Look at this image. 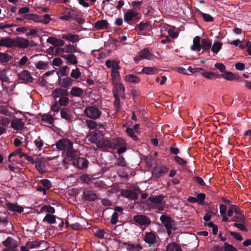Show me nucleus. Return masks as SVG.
<instances>
[{"mask_svg":"<svg viewBox=\"0 0 251 251\" xmlns=\"http://www.w3.org/2000/svg\"><path fill=\"white\" fill-rule=\"evenodd\" d=\"M142 193V190L139 186H135L132 189H126L121 191V194L125 198L132 200H136L139 198V194Z\"/></svg>","mask_w":251,"mask_h":251,"instance_id":"1","label":"nucleus"},{"mask_svg":"<svg viewBox=\"0 0 251 251\" xmlns=\"http://www.w3.org/2000/svg\"><path fill=\"white\" fill-rule=\"evenodd\" d=\"M141 17V15L135 12L133 10H128L124 14V20L128 24H131V22L134 23L138 22Z\"/></svg>","mask_w":251,"mask_h":251,"instance_id":"2","label":"nucleus"},{"mask_svg":"<svg viewBox=\"0 0 251 251\" xmlns=\"http://www.w3.org/2000/svg\"><path fill=\"white\" fill-rule=\"evenodd\" d=\"M84 113L87 117L93 120L98 119L101 114L98 108L93 106L86 107Z\"/></svg>","mask_w":251,"mask_h":251,"instance_id":"3","label":"nucleus"},{"mask_svg":"<svg viewBox=\"0 0 251 251\" xmlns=\"http://www.w3.org/2000/svg\"><path fill=\"white\" fill-rule=\"evenodd\" d=\"M156 234L154 232H146L143 237V240L148 244L149 247L151 249L155 247L157 243Z\"/></svg>","mask_w":251,"mask_h":251,"instance_id":"4","label":"nucleus"},{"mask_svg":"<svg viewBox=\"0 0 251 251\" xmlns=\"http://www.w3.org/2000/svg\"><path fill=\"white\" fill-rule=\"evenodd\" d=\"M54 145H52L53 147ZM56 148L59 150L67 151L73 148V143L68 139L63 138L59 140L55 144Z\"/></svg>","mask_w":251,"mask_h":251,"instance_id":"5","label":"nucleus"},{"mask_svg":"<svg viewBox=\"0 0 251 251\" xmlns=\"http://www.w3.org/2000/svg\"><path fill=\"white\" fill-rule=\"evenodd\" d=\"M135 222L139 226H149L151 223V220L149 217L144 215H137L133 216Z\"/></svg>","mask_w":251,"mask_h":251,"instance_id":"6","label":"nucleus"},{"mask_svg":"<svg viewBox=\"0 0 251 251\" xmlns=\"http://www.w3.org/2000/svg\"><path fill=\"white\" fill-rule=\"evenodd\" d=\"M146 59L147 60H151V54L150 51V50L148 48H146L143 50H140L138 52V55H136L134 57V61L138 63L142 59Z\"/></svg>","mask_w":251,"mask_h":251,"instance_id":"7","label":"nucleus"},{"mask_svg":"<svg viewBox=\"0 0 251 251\" xmlns=\"http://www.w3.org/2000/svg\"><path fill=\"white\" fill-rule=\"evenodd\" d=\"M74 80L70 77H65L61 78L59 76L58 79V85L62 88L67 89L68 87L71 86L73 84Z\"/></svg>","mask_w":251,"mask_h":251,"instance_id":"8","label":"nucleus"},{"mask_svg":"<svg viewBox=\"0 0 251 251\" xmlns=\"http://www.w3.org/2000/svg\"><path fill=\"white\" fill-rule=\"evenodd\" d=\"M159 219L165 228L174 227L175 225L174 220L166 215H162Z\"/></svg>","mask_w":251,"mask_h":251,"instance_id":"9","label":"nucleus"},{"mask_svg":"<svg viewBox=\"0 0 251 251\" xmlns=\"http://www.w3.org/2000/svg\"><path fill=\"white\" fill-rule=\"evenodd\" d=\"M97 146L98 148L101 149L104 151L113 149L112 140L104 139L102 141L99 140L97 143Z\"/></svg>","mask_w":251,"mask_h":251,"instance_id":"10","label":"nucleus"},{"mask_svg":"<svg viewBox=\"0 0 251 251\" xmlns=\"http://www.w3.org/2000/svg\"><path fill=\"white\" fill-rule=\"evenodd\" d=\"M125 88L123 84L121 83H116L113 87L112 93L113 96L116 94L118 96L120 97L122 99H125Z\"/></svg>","mask_w":251,"mask_h":251,"instance_id":"11","label":"nucleus"},{"mask_svg":"<svg viewBox=\"0 0 251 251\" xmlns=\"http://www.w3.org/2000/svg\"><path fill=\"white\" fill-rule=\"evenodd\" d=\"M5 207L11 212H16L18 213H21L24 211V207L18 205L17 203H12L10 201H7L5 203Z\"/></svg>","mask_w":251,"mask_h":251,"instance_id":"12","label":"nucleus"},{"mask_svg":"<svg viewBox=\"0 0 251 251\" xmlns=\"http://www.w3.org/2000/svg\"><path fill=\"white\" fill-rule=\"evenodd\" d=\"M73 164L79 169H83L87 167L88 161L85 158L78 157L73 159Z\"/></svg>","mask_w":251,"mask_h":251,"instance_id":"13","label":"nucleus"},{"mask_svg":"<svg viewBox=\"0 0 251 251\" xmlns=\"http://www.w3.org/2000/svg\"><path fill=\"white\" fill-rule=\"evenodd\" d=\"M29 44L28 40L23 38L17 37L14 39V48L18 47L25 49L28 47Z\"/></svg>","mask_w":251,"mask_h":251,"instance_id":"14","label":"nucleus"},{"mask_svg":"<svg viewBox=\"0 0 251 251\" xmlns=\"http://www.w3.org/2000/svg\"><path fill=\"white\" fill-rule=\"evenodd\" d=\"M19 78L22 80V82L26 83H32L33 77L31 76L29 72L27 70H24L22 72L18 74Z\"/></svg>","mask_w":251,"mask_h":251,"instance_id":"15","label":"nucleus"},{"mask_svg":"<svg viewBox=\"0 0 251 251\" xmlns=\"http://www.w3.org/2000/svg\"><path fill=\"white\" fill-rule=\"evenodd\" d=\"M69 95L67 89H64L60 87V88H55L51 92V96L54 99L56 100L58 98H61L64 96Z\"/></svg>","mask_w":251,"mask_h":251,"instance_id":"16","label":"nucleus"},{"mask_svg":"<svg viewBox=\"0 0 251 251\" xmlns=\"http://www.w3.org/2000/svg\"><path fill=\"white\" fill-rule=\"evenodd\" d=\"M202 51L201 54L206 53L209 54L211 47L212 42L210 40L202 38L201 40Z\"/></svg>","mask_w":251,"mask_h":251,"instance_id":"17","label":"nucleus"},{"mask_svg":"<svg viewBox=\"0 0 251 251\" xmlns=\"http://www.w3.org/2000/svg\"><path fill=\"white\" fill-rule=\"evenodd\" d=\"M169 169L165 166L155 168L152 172V177L155 179L160 177L162 175L168 171Z\"/></svg>","mask_w":251,"mask_h":251,"instance_id":"18","label":"nucleus"},{"mask_svg":"<svg viewBox=\"0 0 251 251\" xmlns=\"http://www.w3.org/2000/svg\"><path fill=\"white\" fill-rule=\"evenodd\" d=\"M98 198L97 194L92 190H85L83 193V199L85 201H94Z\"/></svg>","mask_w":251,"mask_h":251,"instance_id":"19","label":"nucleus"},{"mask_svg":"<svg viewBox=\"0 0 251 251\" xmlns=\"http://www.w3.org/2000/svg\"><path fill=\"white\" fill-rule=\"evenodd\" d=\"M201 38L200 36H197L193 41V45L191 47V50L193 51H200L201 50Z\"/></svg>","mask_w":251,"mask_h":251,"instance_id":"20","label":"nucleus"},{"mask_svg":"<svg viewBox=\"0 0 251 251\" xmlns=\"http://www.w3.org/2000/svg\"><path fill=\"white\" fill-rule=\"evenodd\" d=\"M0 46L14 48V39L10 37L1 38L0 39Z\"/></svg>","mask_w":251,"mask_h":251,"instance_id":"21","label":"nucleus"},{"mask_svg":"<svg viewBox=\"0 0 251 251\" xmlns=\"http://www.w3.org/2000/svg\"><path fill=\"white\" fill-rule=\"evenodd\" d=\"M94 27L98 30L108 29L109 24L106 20H99L95 23Z\"/></svg>","mask_w":251,"mask_h":251,"instance_id":"22","label":"nucleus"},{"mask_svg":"<svg viewBox=\"0 0 251 251\" xmlns=\"http://www.w3.org/2000/svg\"><path fill=\"white\" fill-rule=\"evenodd\" d=\"M11 126L14 129L20 130L24 126V122L22 121L21 119H16L11 121Z\"/></svg>","mask_w":251,"mask_h":251,"instance_id":"23","label":"nucleus"},{"mask_svg":"<svg viewBox=\"0 0 251 251\" xmlns=\"http://www.w3.org/2000/svg\"><path fill=\"white\" fill-rule=\"evenodd\" d=\"M60 116L62 118L67 121L72 120L73 117L71 111L67 108H63L60 110Z\"/></svg>","mask_w":251,"mask_h":251,"instance_id":"24","label":"nucleus"},{"mask_svg":"<svg viewBox=\"0 0 251 251\" xmlns=\"http://www.w3.org/2000/svg\"><path fill=\"white\" fill-rule=\"evenodd\" d=\"M47 42L55 47H61L64 45V42L62 40L53 37H49Z\"/></svg>","mask_w":251,"mask_h":251,"instance_id":"25","label":"nucleus"},{"mask_svg":"<svg viewBox=\"0 0 251 251\" xmlns=\"http://www.w3.org/2000/svg\"><path fill=\"white\" fill-rule=\"evenodd\" d=\"M34 164H35L36 169L40 174H43L45 173V165L43 160L38 158L35 160Z\"/></svg>","mask_w":251,"mask_h":251,"instance_id":"26","label":"nucleus"},{"mask_svg":"<svg viewBox=\"0 0 251 251\" xmlns=\"http://www.w3.org/2000/svg\"><path fill=\"white\" fill-rule=\"evenodd\" d=\"M61 38L73 43L77 42L79 41V36L78 35L72 34L71 33L63 34L62 35Z\"/></svg>","mask_w":251,"mask_h":251,"instance_id":"27","label":"nucleus"},{"mask_svg":"<svg viewBox=\"0 0 251 251\" xmlns=\"http://www.w3.org/2000/svg\"><path fill=\"white\" fill-rule=\"evenodd\" d=\"M165 196L163 194L158 196H151L149 198L148 201L155 204H161Z\"/></svg>","mask_w":251,"mask_h":251,"instance_id":"28","label":"nucleus"},{"mask_svg":"<svg viewBox=\"0 0 251 251\" xmlns=\"http://www.w3.org/2000/svg\"><path fill=\"white\" fill-rule=\"evenodd\" d=\"M222 76L226 79L229 81L237 80L240 78L238 75L233 74L230 72H225Z\"/></svg>","mask_w":251,"mask_h":251,"instance_id":"29","label":"nucleus"},{"mask_svg":"<svg viewBox=\"0 0 251 251\" xmlns=\"http://www.w3.org/2000/svg\"><path fill=\"white\" fill-rule=\"evenodd\" d=\"M125 144V140L122 138H117L112 139L113 149H116L119 147L124 145Z\"/></svg>","mask_w":251,"mask_h":251,"instance_id":"30","label":"nucleus"},{"mask_svg":"<svg viewBox=\"0 0 251 251\" xmlns=\"http://www.w3.org/2000/svg\"><path fill=\"white\" fill-rule=\"evenodd\" d=\"M61 56L71 64L75 65L78 62L76 56L73 54H64Z\"/></svg>","mask_w":251,"mask_h":251,"instance_id":"31","label":"nucleus"},{"mask_svg":"<svg viewBox=\"0 0 251 251\" xmlns=\"http://www.w3.org/2000/svg\"><path fill=\"white\" fill-rule=\"evenodd\" d=\"M70 93L73 97H80L83 94V90L79 87H73Z\"/></svg>","mask_w":251,"mask_h":251,"instance_id":"32","label":"nucleus"},{"mask_svg":"<svg viewBox=\"0 0 251 251\" xmlns=\"http://www.w3.org/2000/svg\"><path fill=\"white\" fill-rule=\"evenodd\" d=\"M231 221L235 222L237 223H242L244 224H246L247 222L246 221V217L244 215L243 213H241L240 215H237L234 216L231 219Z\"/></svg>","mask_w":251,"mask_h":251,"instance_id":"33","label":"nucleus"},{"mask_svg":"<svg viewBox=\"0 0 251 251\" xmlns=\"http://www.w3.org/2000/svg\"><path fill=\"white\" fill-rule=\"evenodd\" d=\"M125 245H127V250L129 251H141L142 247L140 244H132L130 243H125Z\"/></svg>","mask_w":251,"mask_h":251,"instance_id":"34","label":"nucleus"},{"mask_svg":"<svg viewBox=\"0 0 251 251\" xmlns=\"http://www.w3.org/2000/svg\"><path fill=\"white\" fill-rule=\"evenodd\" d=\"M166 251H181V247L176 244V243L172 242L170 244H169L166 248Z\"/></svg>","mask_w":251,"mask_h":251,"instance_id":"35","label":"nucleus"},{"mask_svg":"<svg viewBox=\"0 0 251 251\" xmlns=\"http://www.w3.org/2000/svg\"><path fill=\"white\" fill-rule=\"evenodd\" d=\"M44 241H39L38 240L35 241H29L26 243V246L28 247V249H32L34 248H37L40 247L42 243H43Z\"/></svg>","mask_w":251,"mask_h":251,"instance_id":"36","label":"nucleus"},{"mask_svg":"<svg viewBox=\"0 0 251 251\" xmlns=\"http://www.w3.org/2000/svg\"><path fill=\"white\" fill-rule=\"evenodd\" d=\"M14 240L10 237H8L7 239L2 241V244L7 247V249L15 248L16 246L14 244Z\"/></svg>","mask_w":251,"mask_h":251,"instance_id":"37","label":"nucleus"},{"mask_svg":"<svg viewBox=\"0 0 251 251\" xmlns=\"http://www.w3.org/2000/svg\"><path fill=\"white\" fill-rule=\"evenodd\" d=\"M69 72V68L67 66H64L59 68L57 75L60 76H67Z\"/></svg>","mask_w":251,"mask_h":251,"instance_id":"38","label":"nucleus"},{"mask_svg":"<svg viewBox=\"0 0 251 251\" xmlns=\"http://www.w3.org/2000/svg\"><path fill=\"white\" fill-rule=\"evenodd\" d=\"M126 79L127 81L133 83H138L140 81L138 76L132 74L126 75Z\"/></svg>","mask_w":251,"mask_h":251,"instance_id":"39","label":"nucleus"},{"mask_svg":"<svg viewBox=\"0 0 251 251\" xmlns=\"http://www.w3.org/2000/svg\"><path fill=\"white\" fill-rule=\"evenodd\" d=\"M55 113L53 114V115L45 114L42 116V120L51 125L54 123V118L53 117Z\"/></svg>","mask_w":251,"mask_h":251,"instance_id":"40","label":"nucleus"},{"mask_svg":"<svg viewBox=\"0 0 251 251\" xmlns=\"http://www.w3.org/2000/svg\"><path fill=\"white\" fill-rule=\"evenodd\" d=\"M43 222H47L50 224H54L56 222V216L52 214H47L44 218Z\"/></svg>","mask_w":251,"mask_h":251,"instance_id":"41","label":"nucleus"},{"mask_svg":"<svg viewBox=\"0 0 251 251\" xmlns=\"http://www.w3.org/2000/svg\"><path fill=\"white\" fill-rule=\"evenodd\" d=\"M223 44L219 42H215L211 47L212 51L214 54H217L219 50L222 49Z\"/></svg>","mask_w":251,"mask_h":251,"instance_id":"42","label":"nucleus"},{"mask_svg":"<svg viewBox=\"0 0 251 251\" xmlns=\"http://www.w3.org/2000/svg\"><path fill=\"white\" fill-rule=\"evenodd\" d=\"M114 165L123 167H126L127 166L125 158L122 156L116 158Z\"/></svg>","mask_w":251,"mask_h":251,"instance_id":"43","label":"nucleus"},{"mask_svg":"<svg viewBox=\"0 0 251 251\" xmlns=\"http://www.w3.org/2000/svg\"><path fill=\"white\" fill-rule=\"evenodd\" d=\"M67 96H64L59 99L57 102L60 106H66L69 104L70 100Z\"/></svg>","mask_w":251,"mask_h":251,"instance_id":"44","label":"nucleus"},{"mask_svg":"<svg viewBox=\"0 0 251 251\" xmlns=\"http://www.w3.org/2000/svg\"><path fill=\"white\" fill-rule=\"evenodd\" d=\"M157 72V69L153 67H144L142 69V73L147 75H153Z\"/></svg>","mask_w":251,"mask_h":251,"instance_id":"45","label":"nucleus"},{"mask_svg":"<svg viewBox=\"0 0 251 251\" xmlns=\"http://www.w3.org/2000/svg\"><path fill=\"white\" fill-rule=\"evenodd\" d=\"M39 16L36 14H26L24 19L33 20L36 22H39Z\"/></svg>","mask_w":251,"mask_h":251,"instance_id":"46","label":"nucleus"},{"mask_svg":"<svg viewBox=\"0 0 251 251\" xmlns=\"http://www.w3.org/2000/svg\"><path fill=\"white\" fill-rule=\"evenodd\" d=\"M64 50H65V51L67 53L73 54L77 51V49L75 46L71 44H69L65 46Z\"/></svg>","mask_w":251,"mask_h":251,"instance_id":"47","label":"nucleus"},{"mask_svg":"<svg viewBox=\"0 0 251 251\" xmlns=\"http://www.w3.org/2000/svg\"><path fill=\"white\" fill-rule=\"evenodd\" d=\"M88 140L91 143H96L99 141L97 138V131L91 132L89 135L88 136Z\"/></svg>","mask_w":251,"mask_h":251,"instance_id":"48","label":"nucleus"},{"mask_svg":"<svg viewBox=\"0 0 251 251\" xmlns=\"http://www.w3.org/2000/svg\"><path fill=\"white\" fill-rule=\"evenodd\" d=\"M42 211H46L48 213V214H53L55 212V209L53 207H52L50 205H45L43 206L41 209Z\"/></svg>","mask_w":251,"mask_h":251,"instance_id":"49","label":"nucleus"},{"mask_svg":"<svg viewBox=\"0 0 251 251\" xmlns=\"http://www.w3.org/2000/svg\"><path fill=\"white\" fill-rule=\"evenodd\" d=\"M80 179L83 182L89 183L94 179V177L92 176L84 174L81 176Z\"/></svg>","mask_w":251,"mask_h":251,"instance_id":"50","label":"nucleus"},{"mask_svg":"<svg viewBox=\"0 0 251 251\" xmlns=\"http://www.w3.org/2000/svg\"><path fill=\"white\" fill-rule=\"evenodd\" d=\"M115 98V100L113 102V105H114L115 108L116 109L117 111L120 110L121 108V104H120V97L118 96L116 94H114V96H113Z\"/></svg>","mask_w":251,"mask_h":251,"instance_id":"51","label":"nucleus"},{"mask_svg":"<svg viewBox=\"0 0 251 251\" xmlns=\"http://www.w3.org/2000/svg\"><path fill=\"white\" fill-rule=\"evenodd\" d=\"M66 156L68 158L73 159L77 156V152L73 148L72 149H68L66 151Z\"/></svg>","mask_w":251,"mask_h":251,"instance_id":"52","label":"nucleus"},{"mask_svg":"<svg viewBox=\"0 0 251 251\" xmlns=\"http://www.w3.org/2000/svg\"><path fill=\"white\" fill-rule=\"evenodd\" d=\"M60 106L57 101H54L51 106L50 113H51L52 112H54V113L58 112L60 109Z\"/></svg>","mask_w":251,"mask_h":251,"instance_id":"53","label":"nucleus"},{"mask_svg":"<svg viewBox=\"0 0 251 251\" xmlns=\"http://www.w3.org/2000/svg\"><path fill=\"white\" fill-rule=\"evenodd\" d=\"M11 59L10 55L7 53H0V62L5 63L9 61Z\"/></svg>","mask_w":251,"mask_h":251,"instance_id":"54","label":"nucleus"},{"mask_svg":"<svg viewBox=\"0 0 251 251\" xmlns=\"http://www.w3.org/2000/svg\"><path fill=\"white\" fill-rule=\"evenodd\" d=\"M81 73H80L78 68L73 69L71 73V77L75 78L78 79L81 75Z\"/></svg>","mask_w":251,"mask_h":251,"instance_id":"55","label":"nucleus"},{"mask_svg":"<svg viewBox=\"0 0 251 251\" xmlns=\"http://www.w3.org/2000/svg\"><path fill=\"white\" fill-rule=\"evenodd\" d=\"M173 159L176 163L182 166H185L187 163L185 160L177 155L174 156Z\"/></svg>","mask_w":251,"mask_h":251,"instance_id":"56","label":"nucleus"},{"mask_svg":"<svg viewBox=\"0 0 251 251\" xmlns=\"http://www.w3.org/2000/svg\"><path fill=\"white\" fill-rule=\"evenodd\" d=\"M86 124L88 127L91 129H95L97 128L98 126L97 123L91 120H86Z\"/></svg>","mask_w":251,"mask_h":251,"instance_id":"57","label":"nucleus"},{"mask_svg":"<svg viewBox=\"0 0 251 251\" xmlns=\"http://www.w3.org/2000/svg\"><path fill=\"white\" fill-rule=\"evenodd\" d=\"M48 63H46L43 61H39L36 64V67L39 70H46L48 68Z\"/></svg>","mask_w":251,"mask_h":251,"instance_id":"58","label":"nucleus"},{"mask_svg":"<svg viewBox=\"0 0 251 251\" xmlns=\"http://www.w3.org/2000/svg\"><path fill=\"white\" fill-rule=\"evenodd\" d=\"M246 224H244L242 223H235L233 224V226L238 228L240 230L243 231H247L248 229L246 227L245 225Z\"/></svg>","mask_w":251,"mask_h":251,"instance_id":"59","label":"nucleus"},{"mask_svg":"<svg viewBox=\"0 0 251 251\" xmlns=\"http://www.w3.org/2000/svg\"><path fill=\"white\" fill-rule=\"evenodd\" d=\"M40 182L47 189H49L51 186V182L48 179H42L40 181Z\"/></svg>","mask_w":251,"mask_h":251,"instance_id":"60","label":"nucleus"},{"mask_svg":"<svg viewBox=\"0 0 251 251\" xmlns=\"http://www.w3.org/2000/svg\"><path fill=\"white\" fill-rule=\"evenodd\" d=\"M0 80L2 82H7L9 81V78L6 76L4 70L2 71H0Z\"/></svg>","mask_w":251,"mask_h":251,"instance_id":"61","label":"nucleus"},{"mask_svg":"<svg viewBox=\"0 0 251 251\" xmlns=\"http://www.w3.org/2000/svg\"><path fill=\"white\" fill-rule=\"evenodd\" d=\"M149 26L147 22H141L139 24L135 26V29L138 28L140 31H143L146 29Z\"/></svg>","mask_w":251,"mask_h":251,"instance_id":"62","label":"nucleus"},{"mask_svg":"<svg viewBox=\"0 0 251 251\" xmlns=\"http://www.w3.org/2000/svg\"><path fill=\"white\" fill-rule=\"evenodd\" d=\"M201 74L203 77L209 79H212L214 77L216 78L217 77V75L213 72H205L202 73Z\"/></svg>","mask_w":251,"mask_h":251,"instance_id":"63","label":"nucleus"},{"mask_svg":"<svg viewBox=\"0 0 251 251\" xmlns=\"http://www.w3.org/2000/svg\"><path fill=\"white\" fill-rule=\"evenodd\" d=\"M224 251H238L232 245L227 242L224 243Z\"/></svg>","mask_w":251,"mask_h":251,"instance_id":"64","label":"nucleus"}]
</instances>
